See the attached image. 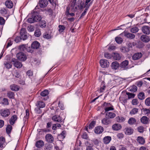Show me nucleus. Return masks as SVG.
Listing matches in <instances>:
<instances>
[{
	"instance_id": "f257e3e1",
	"label": "nucleus",
	"mask_w": 150,
	"mask_h": 150,
	"mask_svg": "<svg viewBox=\"0 0 150 150\" xmlns=\"http://www.w3.org/2000/svg\"><path fill=\"white\" fill-rule=\"evenodd\" d=\"M84 3H82L79 5V4L75 3L74 2H73L71 4V8L72 11H75L79 8L81 9L84 8Z\"/></svg>"
},
{
	"instance_id": "f03ea898",
	"label": "nucleus",
	"mask_w": 150,
	"mask_h": 150,
	"mask_svg": "<svg viewBox=\"0 0 150 150\" xmlns=\"http://www.w3.org/2000/svg\"><path fill=\"white\" fill-rule=\"evenodd\" d=\"M120 78L118 76H114L110 81L109 84L110 85L119 84L121 81Z\"/></svg>"
},
{
	"instance_id": "7ed1b4c3",
	"label": "nucleus",
	"mask_w": 150,
	"mask_h": 150,
	"mask_svg": "<svg viewBox=\"0 0 150 150\" xmlns=\"http://www.w3.org/2000/svg\"><path fill=\"white\" fill-rule=\"evenodd\" d=\"M103 107L105 112H108L110 110H114L113 107L110 103H104L103 104Z\"/></svg>"
},
{
	"instance_id": "20e7f679",
	"label": "nucleus",
	"mask_w": 150,
	"mask_h": 150,
	"mask_svg": "<svg viewBox=\"0 0 150 150\" xmlns=\"http://www.w3.org/2000/svg\"><path fill=\"white\" fill-rule=\"evenodd\" d=\"M16 57L18 60L22 61H24L27 59L26 55L22 52L18 53L16 54Z\"/></svg>"
},
{
	"instance_id": "39448f33",
	"label": "nucleus",
	"mask_w": 150,
	"mask_h": 150,
	"mask_svg": "<svg viewBox=\"0 0 150 150\" xmlns=\"http://www.w3.org/2000/svg\"><path fill=\"white\" fill-rule=\"evenodd\" d=\"M129 62L127 60H125L122 62L120 65V67L124 70H126L131 68L128 67Z\"/></svg>"
},
{
	"instance_id": "423d86ee",
	"label": "nucleus",
	"mask_w": 150,
	"mask_h": 150,
	"mask_svg": "<svg viewBox=\"0 0 150 150\" xmlns=\"http://www.w3.org/2000/svg\"><path fill=\"white\" fill-rule=\"evenodd\" d=\"M49 1L51 3L53 0H41L39 1V5L41 8H44L46 6Z\"/></svg>"
},
{
	"instance_id": "0eeeda50",
	"label": "nucleus",
	"mask_w": 150,
	"mask_h": 150,
	"mask_svg": "<svg viewBox=\"0 0 150 150\" xmlns=\"http://www.w3.org/2000/svg\"><path fill=\"white\" fill-rule=\"evenodd\" d=\"M11 62H13L14 66L17 68H20L22 66L21 63L18 61L16 59L14 58L12 59Z\"/></svg>"
},
{
	"instance_id": "6e6552de",
	"label": "nucleus",
	"mask_w": 150,
	"mask_h": 150,
	"mask_svg": "<svg viewBox=\"0 0 150 150\" xmlns=\"http://www.w3.org/2000/svg\"><path fill=\"white\" fill-rule=\"evenodd\" d=\"M10 113V112L8 109H5L1 110L0 114L1 116L4 117L8 116Z\"/></svg>"
},
{
	"instance_id": "1a4fd4ad",
	"label": "nucleus",
	"mask_w": 150,
	"mask_h": 150,
	"mask_svg": "<svg viewBox=\"0 0 150 150\" xmlns=\"http://www.w3.org/2000/svg\"><path fill=\"white\" fill-rule=\"evenodd\" d=\"M100 64L103 68L107 67L109 65V62L108 61L105 59L100 60Z\"/></svg>"
},
{
	"instance_id": "9d476101",
	"label": "nucleus",
	"mask_w": 150,
	"mask_h": 150,
	"mask_svg": "<svg viewBox=\"0 0 150 150\" xmlns=\"http://www.w3.org/2000/svg\"><path fill=\"white\" fill-rule=\"evenodd\" d=\"M20 35L21 39L23 40H26L27 38V36L26 34L25 29L22 28L21 29L20 32Z\"/></svg>"
},
{
	"instance_id": "9b49d317",
	"label": "nucleus",
	"mask_w": 150,
	"mask_h": 150,
	"mask_svg": "<svg viewBox=\"0 0 150 150\" xmlns=\"http://www.w3.org/2000/svg\"><path fill=\"white\" fill-rule=\"evenodd\" d=\"M141 122L144 124H148L149 122V118L146 116H143L141 119Z\"/></svg>"
},
{
	"instance_id": "f8f14e48",
	"label": "nucleus",
	"mask_w": 150,
	"mask_h": 150,
	"mask_svg": "<svg viewBox=\"0 0 150 150\" xmlns=\"http://www.w3.org/2000/svg\"><path fill=\"white\" fill-rule=\"evenodd\" d=\"M143 32L146 34L149 35L150 34V28L148 26H144L142 28Z\"/></svg>"
},
{
	"instance_id": "ddd939ff",
	"label": "nucleus",
	"mask_w": 150,
	"mask_h": 150,
	"mask_svg": "<svg viewBox=\"0 0 150 150\" xmlns=\"http://www.w3.org/2000/svg\"><path fill=\"white\" fill-rule=\"evenodd\" d=\"M122 34L124 36L126 37L129 38L131 39H132L134 38L135 35L133 34L127 32L125 31Z\"/></svg>"
},
{
	"instance_id": "4468645a",
	"label": "nucleus",
	"mask_w": 150,
	"mask_h": 150,
	"mask_svg": "<svg viewBox=\"0 0 150 150\" xmlns=\"http://www.w3.org/2000/svg\"><path fill=\"white\" fill-rule=\"evenodd\" d=\"M45 139L48 142L52 143L54 141V138L52 135L50 134H47L45 136Z\"/></svg>"
},
{
	"instance_id": "2eb2a0df",
	"label": "nucleus",
	"mask_w": 150,
	"mask_h": 150,
	"mask_svg": "<svg viewBox=\"0 0 150 150\" xmlns=\"http://www.w3.org/2000/svg\"><path fill=\"white\" fill-rule=\"evenodd\" d=\"M103 131V128L101 126H98L95 128L94 129L95 133L96 134H100Z\"/></svg>"
},
{
	"instance_id": "dca6fc26",
	"label": "nucleus",
	"mask_w": 150,
	"mask_h": 150,
	"mask_svg": "<svg viewBox=\"0 0 150 150\" xmlns=\"http://www.w3.org/2000/svg\"><path fill=\"white\" fill-rule=\"evenodd\" d=\"M142 54L141 53H137L133 54L132 59L134 60H137L140 59L142 56Z\"/></svg>"
},
{
	"instance_id": "f3484780",
	"label": "nucleus",
	"mask_w": 150,
	"mask_h": 150,
	"mask_svg": "<svg viewBox=\"0 0 150 150\" xmlns=\"http://www.w3.org/2000/svg\"><path fill=\"white\" fill-rule=\"evenodd\" d=\"M111 66L112 69L116 70L120 67V65L118 62L115 61L112 63Z\"/></svg>"
},
{
	"instance_id": "a211bd4d",
	"label": "nucleus",
	"mask_w": 150,
	"mask_h": 150,
	"mask_svg": "<svg viewBox=\"0 0 150 150\" xmlns=\"http://www.w3.org/2000/svg\"><path fill=\"white\" fill-rule=\"evenodd\" d=\"M125 134L127 135H131L133 132V129L131 127H127L125 129Z\"/></svg>"
},
{
	"instance_id": "6ab92c4d",
	"label": "nucleus",
	"mask_w": 150,
	"mask_h": 150,
	"mask_svg": "<svg viewBox=\"0 0 150 150\" xmlns=\"http://www.w3.org/2000/svg\"><path fill=\"white\" fill-rule=\"evenodd\" d=\"M49 94L48 91L47 90H45L42 92L40 93L41 95L43 97H46L45 98H42L44 100H46L48 99V97L47 95Z\"/></svg>"
},
{
	"instance_id": "aec40b11",
	"label": "nucleus",
	"mask_w": 150,
	"mask_h": 150,
	"mask_svg": "<svg viewBox=\"0 0 150 150\" xmlns=\"http://www.w3.org/2000/svg\"><path fill=\"white\" fill-rule=\"evenodd\" d=\"M137 142L140 144H144L145 142V140L142 137L139 136L137 139Z\"/></svg>"
},
{
	"instance_id": "412c9836",
	"label": "nucleus",
	"mask_w": 150,
	"mask_h": 150,
	"mask_svg": "<svg viewBox=\"0 0 150 150\" xmlns=\"http://www.w3.org/2000/svg\"><path fill=\"white\" fill-rule=\"evenodd\" d=\"M17 119V117L16 115H13L9 121L10 124L11 125H13Z\"/></svg>"
},
{
	"instance_id": "4be33fe9",
	"label": "nucleus",
	"mask_w": 150,
	"mask_h": 150,
	"mask_svg": "<svg viewBox=\"0 0 150 150\" xmlns=\"http://www.w3.org/2000/svg\"><path fill=\"white\" fill-rule=\"evenodd\" d=\"M112 57L115 60H119L121 57L119 54L116 52H114L112 54Z\"/></svg>"
},
{
	"instance_id": "5701e85b",
	"label": "nucleus",
	"mask_w": 150,
	"mask_h": 150,
	"mask_svg": "<svg viewBox=\"0 0 150 150\" xmlns=\"http://www.w3.org/2000/svg\"><path fill=\"white\" fill-rule=\"evenodd\" d=\"M71 11L73 12L74 11H73L72 10L71 6H70L69 7V9H67L66 13V15L68 17L72 16L74 15V13H70Z\"/></svg>"
},
{
	"instance_id": "b1692460",
	"label": "nucleus",
	"mask_w": 150,
	"mask_h": 150,
	"mask_svg": "<svg viewBox=\"0 0 150 150\" xmlns=\"http://www.w3.org/2000/svg\"><path fill=\"white\" fill-rule=\"evenodd\" d=\"M121 128V125L119 124H115L112 126V129L114 130H118Z\"/></svg>"
},
{
	"instance_id": "393cba45",
	"label": "nucleus",
	"mask_w": 150,
	"mask_h": 150,
	"mask_svg": "<svg viewBox=\"0 0 150 150\" xmlns=\"http://www.w3.org/2000/svg\"><path fill=\"white\" fill-rule=\"evenodd\" d=\"M40 45V43L37 41H35L31 44V47L33 49H37L39 48Z\"/></svg>"
},
{
	"instance_id": "a878e982",
	"label": "nucleus",
	"mask_w": 150,
	"mask_h": 150,
	"mask_svg": "<svg viewBox=\"0 0 150 150\" xmlns=\"http://www.w3.org/2000/svg\"><path fill=\"white\" fill-rule=\"evenodd\" d=\"M141 40L143 42H147L149 41V37L146 35H142L140 38Z\"/></svg>"
},
{
	"instance_id": "bb28decb",
	"label": "nucleus",
	"mask_w": 150,
	"mask_h": 150,
	"mask_svg": "<svg viewBox=\"0 0 150 150\" xmlns=\"http://www.w3.org/2000/svg\"><path fill=\"white\" fill-rule=\"evenodd\" d=\"M33 18L35 22L39 21L41 19V16L35 13L33 14Z\"/></svg>"
},
{
	"instance_id": "cd10ccee",
	"label": "nucleus",
	"mask_w": 150,
	"mask_h": 150,
	"mask_svg": "<svg viewBox=\"0 0 150 150\" xmlns=\"http://www.w3.org/2000/svg\"><path fill=\"white\" fill-rule=\"evenodd\" d=\"M35 145L37 147L40 148L44 146V143L42 140H39L36 142Z\"/></svg>"
},
{
	"instance_id": "c85d7f7f",
	"label": "nucleus",
	"mask_w": 150,
	"mask_h": 150,
	"mask_svg": "<svg viewBox=\"0 0 150 150\" xmlns=\"http://www.w3.org/2000/svg\"><path fill=\"white\" fill-rule=\"evenodd\" d=\"M106 116L112 119L116 116L115 114L111 112H108L106 113Z\"/></svg>"
},
{
	"instance_id": "c756f323",
	"label": "nucleus",
	"mask_w": 150,
	"mask_h": 150,
	"mask_svg": "<svg viewBox=\"0 0 150 150\" xmlns=\"http://www.w3.org/2000/svg\"><path fill=\"white\" fill-rule=\"evenodd\" d=\"M5 5L8 8H11L13 6V3L11 1L8 0L5 2Z\"/></svg>"
},
{
	"instance_id": "7c9ffc66",
	"label": "nucleus",
	"mask_w": 150,
	"mask_h": 150,
	"mask_svg": "<svg viewBox=\"0 0 150 150\" xmlns=\"http://www.w3.org/2000/svg\"><path fill=\"white\" fill-rule=\"evenodd\" d=\"M111 140V138L110 136H107L103 138V142L106 144H108Z\"/></svg>"
},
{
	"instance_id": "2f4dec72",
	"label": "nucleus",
	"mask_w": 150,
	"mask_h": 150,
	"mask_svg": "<svg viewBox=\"0 0 150 150\" xmlns=\"http://www.w3.org/2000/svg\"><path fill=\"white\" fill-rule=\"evenodd\" d=\"M52 119L53 120L58 122H61L62 121V119L59 116H54L53 117Z\"/></svg>"
},
{
	"instance_id": "473e14b6",
	"label": "nucleus",
	"mask_w": 150,
	"mask_h": 150,
	"mask_svg": "<svg viewBox=\"0 0 150 150\" xmlns=\"http://www.w3.org/2000/svg\"><path fill=\"white\" fill-rule=\"evenodd\" d=\"M10 88L12 91H17L19 89V88L18 86L15 84L11 85Z\"/></svg>"
},
{
	"instance_id": "72a5a7b5",
	"label": "nucleus",
	"mask_w": 150,
	"mask_h": 150,
	"mask_svg": "<svg viewBox=\"0 0 150 150\" xmlns=\"http://www.w3.org/2000/svg\"><path fill=\"white\" fill-rule=\"evenodd\" d=\"M36 105L38 107L42 108L45 107V104L43 102L40 101L37 102Z\"/></svg>"
},
{
	"instance_id": "f704fd0d",
	"label": "nucleus",
	"mask_w": 150,
	"mask_h": 150,
	"mask_svg": "<svg viewBox=\"0 0 150 150\" xmlns=\"http://www.w3.org/2000/svg\"><path fill=\"white\" fill-rule=\"evenodd\" d=\"M119 100L121 103L123 105H125V104L127 102V99L125 98L122 96H120L119 98Z\"/></svg>"
},
{
	"instance_id": "c9c22d12",
	"label": "nucleus",
	"mask_w": 150,
	"mask_h": 150,
	"mask_svg": "<svg viewBox=\"0 0 150 150\" xmlns=\"http://www.w3.org/2000/svg\"><path fill=\"white\" fill-rule=\"evenodd\" d=\"M102 123L103 125H107L110 123V121L108 118H105L102 120Z\"/></svg>"
},
{
	"instance_id": "e433bc0d",
	"label": "nucleus",
	"mask_w": 150,
	"mask_h": 150,
	"mask_svg": "<svg viewBox=\"0 0 150 150\" xmlns=\"http://www.w3.org/2000/svg\"><path fill=\"white\" fill-rule=\"evenodd\" d=\"M136 121V120L133 117L130 118L128 121V123L130 125H132L134 124Z\"/></svg>"
},
{
	"instance_id": "4c0bfd02",
	"label": "nucleus",
	"mask_w": 150,
	"mask_h": 150,
	"mask_svg": "<svg viewBox=\"0 0 150 150\" xmlns=\"http://www.w3.org/2000/svg\"><path fill=\"white\" fill-rule=\"evenodd\" d=\"M4 66L7 69L11 68L12 67V65L11 62H6L4 63Z\"/></svg>"
},
{
	"instance_id": "58836bf2",
	"label": "nucleus",
	"mask_w": 150,
	"mask_h": 150,
	"mask_svg": "<svg viewBox=\"0 0 150 150\" xmlns=\"http://www.w3.org/2000/svg\"><path fill=\"white\" fill-rule=\"evenodd\" d=\"M138 111V109L136 108H133L129 112V114L132 115L137 113Z\"/></svg>"
},
{
	"instance_id": "ea45409f",
	"label": "nucleus",
	"mask_w": 150,
	"mask_h": 150,
	"mask_svg": "<svg viewBox=\"0 0 150 150\" xmlns=\"http://www.w3.org/2000/svg\"><path fill=\"white\" fill-rule=\"evenodd\" d=\"M116 120L118 122H122L125 120V119L123 117L118 116L116 117Z\"/></svg>"
},
{
	"instance_id": "a19ab883",
	"label": "nucleus",
	"mask_w": 150,
	"mask_h": 150,
	"mask_svg": "<svg viewBox=\"0 0 150 150\" xmlns=\"http://www.w3.org/2000/svg\"><path fill=\"white\" fill-rule=\"evenodd\" d=\"M34 35L36 37H40L41 35V32L40 29H36Z\"/></svg>"
},
{
	"instance_id": "79ce46f5",
	"label": "nucleus",
	"mask_w": 150,
	"mask_h": 150,
	"mask_svg": "<svg viewBox=\"0 0 150 150\" xmlns=\"http://www.w3.org/2000/svg\"><path fill=\"white\" fill-rule=\"evenodd\" d=\"M138 98L140 100H143L145 98L144 93L143 92H140L138 95Z\"/></svg>"
},
{
	"instance_id": "37998d69",
	"label": "nucleus",
	"mask_w": 150,
	"mask_h": 150,
	"mask_svg": "<svg viewBox=\"0 0 150 150\" xmlns=\"http://www.w3.org/2000/svg\"><path fill=\"white\" fill-rule=\"evenodd\" d=\"M46 25V23L45 21H42L39 23V26L41 28L45 27Z\"/></svg>"
},
{
	"instance_id": "c03bdc74",
	"label": "nucleus",
	"mask_w": 150,
	"mask_h": 150,
	"mask_svg": "<svg viewBox=\"0 0 150 150\" xmlns=\"http://www.w3.org/2000/svg\"><path fill=\"white\" fill-rule=\"evenodd\" d=\"M5 142V139L3 137H0V148L4 147V144Z\"/></svg>"
},
{
	"instance_id": "a18cd8bd",
	"label": "nucleus",
	"mask_w": 150,
	"mask_h": 150,
	"mask_svg": "<svg viewBox=\"0 0 150 150\" xmlns=\"http://www.w3.org/2000/svg\"><path fill=\"white\" fill-rule=\"evenodd\" d=\"M120 51L121 52H129V49H128L127 47H122L120 49Z\"/></svg>"
},
{
	"instance_id": "49530a36",
	"label": "nucleus",
	"mask_w": 150,
	"mask_h": 150,
	"mask_svg": "<svg viewBox=\"0 0 150 150\" xmlns=\"http://www.w3.org/2000/svg\"><path fill=\"white\" fill-rule=\"evenodd\" d=\"M105 84H104V82H102V84L101 85L100 88V93L103 92L105 90Z\"/></svg>"
},
{
	"instance_id": "de8ad7c7",
	"label": "nucleus",
	"mask_w": 150,
	"mask_h": 150,
	"mask_svg": "<svg viewBox=\"0 0 150 150\" xmlns=\"http://www.w3.org/2000/svg\"><path fill=\"white\" fill-rule=\"evenodd\" d=\"M7 96L10 98H14V95L13 92L11 91L8 92L7 93Z\"/></svg>"
},
{
	"instance_id": "09e8293b",
	"label": "nucleus",
	"mask_w": 150,
	"mask_h": 150,
	"mask_svg": "<svg viewBox=\"0 0 150 150\" xmlns=\"http://www.w3.org/2000/svg\"><path fill=\"white\" fill-rule=\"evenodd\" d=\"M129 90L131 92H134L137 91V87L136 86L133 85L130 87Z\"/></svg>"
},
{
	"instance_id": "8fccbe9b",
	"label": "nucleus",
	"mask_w": 150,
	"mask_h": 150,
	"mask_svg": "<svg viewBox=\"0 0 150 150\" xmlns=\"http://www.w3.org/2000/svg\"><path fill=\"white\" fill-rule=\"evenodd\" d=\"M139 30V29L137 27H134L131 29L130 31L133 33H135L137 32Z\"/></svg>"
},
{
	"instance_id": "3c124183",
	"label": "nucleus",
	"mask_w": 150,
	"mask_h": 150,
	"mask_svg": "<svg viewBox=\"0 0 150 150\" xmlns=\"http://www.w3.org/2000/svg\"><path fill=\"white\" fill-rule=\"evenodd\" d=\"M43 37L44 38L49 39L51 38V35L50 34L47 33H46L43 34Z\"/></svg>"
},
{
	"instance_id": "603ef678",
	"label": "nucleus",
	"mask_w": 150,
	"mask_h": 150,
	"mask_svg": "<svg viewBox=\"0 0 150 150\" xmlns=\"http://www.w3.org/2000/svg\"><path fill=\"white\" fill-rule=\"evenodd\" d=\"M65 29V27L64 25H59L58 30L60 33H62L64 31Z\"/></svg>"
},
{
	"instance_id": "864d4df0",
	"label": "nucleus",
	"mask_w": 150,
	"mask_h": 150,
	"mask_svg": "<svg viewBox=\"0 0 150 150\" xmlns=\"http://www.w3.org/2000/svg\"><path fill=\"white\" fill-rule=\"evenodd\" d=\"M12 129V127L11 125H8L7 126L6 128V132L8 134H9L11 132Z\"/></svg>"
},
{
	"instance_id": "5fc2aeb1",
	"label": "nucleus",
	"mask_w": 150,
	"mask_h": 150,
	"mask_svg": "<svg viewBox=\"0 0 150 150\" xmlns=\"http://www.w3.org/2000/svg\"><path fill=\"white\" fill-rule=\"evenodd\" d=\"M115 40L118 43H121L122 41V39L120 37H117L115 38Z\"/></svg>"
},
{
	"instance_id": "6e6d98bb",
	"label": "nucleus",
	"mask_w": 150,
	"mask_h": 150,
	"mask_svg": "<svg viewBox=\"0 0 150 150\" xmlns=\"http://www.w3.org/2000/svg\"><path fill=\"white\" fill-rule=\"evenodd\" d=\"M126 94L128 96V98L129 99L134 98L135 96V95L134 93H127Z\"/></svg>"
},
{
	"instance_id": "4d7b16f0",
	"label": "nucleus",
	"mask_w": 150,
	"mask_h": 150,
	"mask_svg": "<svg viewBox=\"0 0 150 150\" xmlns=\"http://www.w3.org/2000/svg\"><path fill=\"white\" fill-rule=\"evenodd\" d=\"M91 1V0H86L84 4V6L89 7L92 4L91 2L89 3Z\"/></svg>"
},
{
	"instance_id": "13d9d810",
	"label": "nucleus",
	"mask_w": 150,
	"mask_h": 150,
	"mask_svg": "<svg viewBox=\"0 0 150 150\" xmlns=\"http://www.w3.org/2000/svg\"><path fill=\"white\" fill-rule=\"evenodd\" d=\"M144 127L143 126H140L137 128L138 131L140 133H143L144 131Z\"/></svg>"
},
{
	"instance_id": "bf43d9fd",
	"label": "nucleus",
	"mask_w": 150,
	"mask_h": 150,
	"mask_svg": "<svg viewBox=\"0 0 150 150\" xmlns=\"http://www.w3.org/2000/svg\"><path fill=\"white\" fill-rule=\"evenodd\" d=\"M145 104L147 106H150V97L146 99L145 100Z\"/></svg>"
},
{
	"instance_id": "052dcab7",
	"label": "nucleus",
	"mask_w": 150,
	"mask_h": 150,
	"mask_svg": "<svg viewBox=\"0 0 150 150\" xmlns=\"http://www.w3.org/2000/svg\"><path fill=\"white\" fill-rule=\"evenodd\" d=\"M96 122L95 121H92L90 124L89 126V129H92L93 128L95 125Z\"/></svg>"
},
{
	"instance_id": "680f3d73",
	"label": "nucleus",
	"mask_w": 150,
	"mask_h": 150,
	"mask_svg": "<svg viewBox=\"0 0 150 150\" xmlns=\"http://www.w3.org/2000/svg\"><path fill=\"white\" fill-rule=\"evenodd\" d=\"M104 56L105 58L108 59H110L112 57V54H111L108 53H105L104 54Z\"/></svg>"
},
{
	"instance_id": "e2e57ef3",
	"label": "nucleus",
	"mask_w": 150,
	"mask_h": 150,
	"mask_svg": "<svg viewBox=\"0 0 150 150\" xmlns=\"http://www.w3.org/2000/svg\"><path fill=\"white\" fill-rule=\"evenodd\" d=\"M138 100L136 99H133L132 101V104L133 105H136L138 104Z\"/></svg>"
},
{
	"instance_id": "0e129e2a",
	"label": "nucleus",
	"mask_w": 150,
	"mask_h": 150,
	"mask_svg": "<svg viewBox=\"0 0 150 150\" xmlns=\"http://www.w3.org/2000/svg\"><path fill=\"white\" fill-rule=\"evenodd\" d=\"M134 46V45L133 43H130L128 45V49H129V50L130 51L132 49V48Z\"/></svg>"
},
{
	"instance_id": "69168bd1",
	"label": "nucleus",
	"mask_w": 150,
	"mask_h": 150,
	"mask_svg": "<svg viewBox=\"0 0 150 150\" xmlns=\"http://www.w3.org/2000/svg\"><path fill=\"white\" fill-rule=\"evenodd\" d=\"M19 49L21 51H24L26 50L25 45H23L19 46Z\"/></svg>"
},
{
	"instance_id": "338daca9",
	"label": "nucleus",
	"mask_w": 150,
	"mask_h": 150,
	"mask_svg": "<svg viewBox=\"0 0 150 150\" xmlns=\"http://www.w3.org/2000/svg\"><path fill=\"white\" fill-rule=\"evenodd\" d=\"M27 21L28 23H32L35 22L33 18V15H32V17L29 18L28 19Z\"/></svg>"
},
{
	"instance_id": "774afa93",
	"label": "nucleus",
	"mask_w": 150,
	"mask_h": 150,
	"mask_svg": "<svg viewBox=\"0 0 150 150\" xmlns=\"http://www.w3.org/2000/svg\"><path fill=\"white\" fill-rule=\"evenodd\" d=\"M65 132L63 131L59 135V137H61L62 139H63L65 137Z\"/></svg>"
}]
</instances>
